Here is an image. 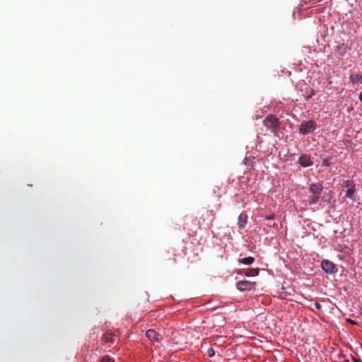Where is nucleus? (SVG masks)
<instances>
[{
	"mask_svg": "<svg viewBox=\"0 0 362 362\" xmlns=\"http://www.w3.org/2000/svg\"><path fill=\"white\" fill-rule=\"evenodd\" d=\"M259 274V269H251L248 272L245 274L247 276H257Z\"/></svg>",
	"mask_w": 362,
	"mask_h": 362,
	"instance_id": "nucleus-14",
	"label": "nucleus"
},
{
	"mask_svg": "<svg viewBox=\"0 0 362 362\" xmlns=\"http://www.w3.org/2000/svg\"><path fill=\"white\" fill-rule=\"evenodd\" d=\"M298 163L305 168V167H309L310 165H313V161L311 160L310 156H308V155H302L299 157L298 158Z\"/></svg>",
	"mask_w": 362,
	"mask_h": 362,
	"instance_id": "nucleus-8",
	"label": "nucleus"
},
{
	"mask_svg": "<svg viewBox=\"0 0 362 362\" xmlns=\"http://www.w3.org/2000/svg\"><path fill=\"white\" fill-rule=\"evenodd\" d=\"M353 360H354V362H362L360 359L356 358H353Z\"/></svg>",
	"mask_w": 362,
	"mask_h": 362,
	"instance_id": "nucleus-22",
	"label": "nucleus"
},
{
	"mask_svg": "<svg viewBox=\"0 0 362 362\" xmlns=\"http://www.w3.org/2000/svg\"><path fill=\"white\" fill-rule=\"evenodd\" d=\"M346 187H348V189L346 192V197L351 199V200H355L354 193H355V184L353 181L347 180L346 182Z\"/></svg>",
	"mask_w": 362,
	"mask_h": 362,
	"instance_id": "nucleus-5",
	"label": "nucleus"
},
{
	"mask_svg": "<svg viewBox=\"0 0 362 362\" xmlns=\"http://www.w3.org/2000/svg\"><path fill=\"white\" fill-rule=\"evenodd\" d=\"M267 219H273L274 218V216H267L266 217Z\"/></svg>",
	"mask_w": 362,
	"mask_h": 362,
	"instance_id": "nucleus-24",
	"label": "nucleus"
},
{
	"mask_svg": "<svg viewBox=\"0 0 362 362\" xmlns=\"http://www.w3.org/2000/svg\"><path fill=\"white\" fill-rule=\"evenodd\" d=\"M320 197V195L312 194V196H310L309 202H308L309 204L313 205V204H315L316 203H317V202L319 201Z\"/></svg>",
	"mask_w": 362,
	"mask_h": 362,
	"instance_id": "nucleus-13",
	"label": "nucleus"
},
{
	"mask_svg": "<svg viewBox=\"0 0 362 362\" xmlns=\"http://www.w3.org/2000/svg\"><path fill=\"white\" fill-rule=\"evenodd\" d=\"M263 122L265 127L272 132H276L279 127V119L273 115L267 116Z\"/></svg>",
	"mask_w": 362,
	"mask_h": 362,
	"instance_id": "nucleus-1",
	"label": "nucleus"
},
{
	"mask_svg": "<svg viewBox=\"0 0 362 362\" xmlns=\"http://www.w3.org/2000/svg\"><path fill=\"white\" fill-rule=\"evenodd\" d=\"M321 267L326 273L334 274L337 271L335 264L328 259L322 260Z\"/></svg>",
	"mask_w": 362,
	"mask_h": 362,
	"instance_id": "nucleus-3",
	"label": "nucleus"
},
{
	"mask_svg": "<svg viewBox=\"0 0 362 362\" xmlns=\"http://www.w3.org/2000/svg\"><path fill=\"white\" fill-rule=\"evenodd\" d=\"M175 254L173 255V257L172 258H169L170 260H172L173 263H175L176 262V259L175 257Z\"/></svg>",
	"mask_w": 362,
	"mask_h": 362,
	"instance_id": "nucleus-20",
	"label": "nucleus"
},
{
	"mask_svg": "<svg viewBox=\"0 0 362 362\" xmlns=\"http://www.w3.org/2000/svg\"><path fill=\"white\" fill-rule=\"evenodd\" d=\"M343 362H350L348 359H345L343 361Z\"/></svg>",
	"mask_w": 362,
	"mask_h": 362,
	"instance_id": "nucleus-25",
	"label": "nucleus"
},
{
	"mask_svg": "<svg viewBox=\"0 0 362 362\" xmlns=\"http://www.w3.org/2000/svg\"><path fill=\"white\" fill-rule=\"evenodd\" d=\"M349 80L353 84L362 83V76L359 74H351Z\"/></svg>",
	"mask_w": 362,
	"mask_h": 362,
	"instance_id": "nucleus-10",
	"label": "nucleus"
},
{
	"mask_svg": "<svg viewBox=\"0 0 362 362\" xmlns=\"http://www.w3.org/2000/svg\"><path fill=\"white\" fill-rule=\"evenodd\" d=\"M103 339L105 343H114V338L111 333L107 332L103 334Z\"/></svg>",
	"mask_w": 362,
	"mask_h": 362,
	"instance_id": "nucleus-11",
	"label": "nucleus"
},
{
	"mask_svg": "<svg viewBox=\"0 0 362 362\" xmlns=\"http://www.w3.org/2000/svg\"><path fill=\"white\" fill-rule=\"evenodd\" d=\"M324 187L321 183L315 182L312 183L309 187V191L312 194L321 195L323 191Z\"/></svg>",
	"mask_w": 362,
	"mask_h": 362,
	"instance_id": "nucleus-6",
	"label": "nucleus"
},
{
	"mask_svg": "<svg viewBox=\"0 0 362 362\" xmlns=\"http://www.w3.org/2000/svg\"><path fill=\"white\" fill-rule=\"evenodd\" d=\"M215 355V351L214 350L212 349V348H210L209 350H208V356L209 357H212Z\"/></svg>",
	"mask_w": 362,
	"mask_h": 362,
	"instance_id": "nucleus-17",
	"label": "nucleus"
},
{
	"mask_svg": "<svg viewBox=\"0 0 362 362\" xmlns=\"http://www.w3.org/2000/svg\"><path fill=\"white\" fill-rule=\"evenodd\" d=\"M314 306H315V308L317 310H321V308H322V306H321L320 303H318V302H315V303H314Z\"/></svg>",
	"mask_w": 362,
	"mask_h": 362,
	"instance_id": "nucleus-19",
	"label": "nucleus"
},
{
	"mask_svg": "<svg viewBox=\"0 0 362 362\" xmlns=\"http://www.w3.org/2000/svg\"><path fill=\"white\" fill-rule=\"evenodd\" d=\"M255 261L254 257H248L245 258H243L240 260V262L246 265H250L252 264Z\"/></svg>",
	"mask_w": 362,
	"mask_h": 362,
	"instance_id": "nucleus-12",
	"label": "nucleus"
},
{
	"mask_svg": "<svg viewBox=\"0 0 362 362\" xmlns=\"http://www.w3.org/2000/svg\"><path fill=\"white\" fill-rule=\"evenodd\" d=\"M361 314H362V308H361Z\"/></svg>",
	"mask_w": 362,
	"mask_h": 362,
	"instance_id": "nucleus-26",
	"label": "nucleus"
},
{
	"mask_svg": "<svg viewBox=\"0 0 362 362\" xmlns=\"http://www.w3.org/2000/svg\"><path fill=\"white\" fill-rule=\"evenodd\" d=\"M358 98L360 101L362 103V91L360 93Z\"/></svg>",
	"mask_w": 362,
	"mask_h": 362,
	"instance_id": "nucleus-23",
	"label": "nucleus"
},
{
	"mask_svg": "<svg viewBox=\"0 0 362 362\" xmlns=\"http://www.w3.org/2000/svg\"><path fill=\"white\" fill-rule=\"evenodd\" d=\"M316 128V123L313 120H309L302 123L299 127V132L302 134H308L313 132Z\"/></svg>",
	"mask_w": 362,
	"mask_h": 362,
	"instance_id": "nucleus-2",
	"label": "nucleus"
},
{
	"mask_svg": "<svg viewBox=\"0 0 362 362\" xmlns=\"http://www.w3.org/2000/svg\"><path fill=\"white\" fill-rule=\"evenodd\" d=\"M101 362H115V361L109 356H105L103 357Z\"/></svg>",
	"mask_w": 362,
	"mask_h": 362,
	"instance_id": "nucleus-16",
	"label": "nucleus"
},
{
	"mask_svg": "<svg viewBox=\"0 0 362 362\" xmlns=\"http://www.w3.org/2000/svg\"><path fill=\"white\" fill-rule=\"evenodd\" d=\"M347 321H348L350 324H351V325H356V322H354V320H350V319L347 320Z\"/></svg>",
	"mask_w": 362,
	"mask_h": 362,
	"instance_id": "nucleus-21",
	"label": "nucleus"
},
{
	"mask_svg": "<svg viewBox=\"0 0 362 362\" xmlns=\"http://www.w3.org/2000/svg\"><path fill=\"white\" fill-rule=\"evenodd\" d=\"M315 94V90L313 89H310L308 94L305 95V99L306 100H309Z\"/></svg>",
	"mask_w": 362,
	"mask_h": 362,
	"instance_id": "nucleus-15",
	"label": "nucleus"
},
{
	"mask_svg": "<svg viewBox=\"0 0 362 362\" xmlns=\"http://www.w3.org/2000/svg\"><path fill=\"white\" fill-rule=\"evenodd\" d=\"M247 221V215L245 213H241L238 216V225L240 228H243Z\"/></svg>",
	"mask_w": 362,
	"mask_h": 362,
	"instance_id": "nucleus-9",
	"label": "nucleus"
},
{
	"mask_svg": "<svg viewBox=\"0 0 362 362\" xmlns=\"http://www.w3.org/2000/svg\"><path fill=\"white\" fill-rule=\"evenodd\" d=\"M146 337L151 341L160 342L162 340V336L157 333L154 329H148L146 332Z\"/></svg>",
	"mask_w": 362,
	"mask_h": 362,
	"instance_id": "nucleus-7",
	"label": "nucleus"
},
{
	"mask_svg": "<svg viewBox=\"0 0 362 362\" xmlns=\"http://www.w3.org/2000/svg\"><path fill=\"white\" fill-rule=\"evenodd\" d=\"M330 164H329V159L328 158H325L322 161V165L323 166H325V167H327L329 166Z\"/></svg>",
	"mask_w": 362,
	"mask_h": 362,
	"instance_id": "nucleus-18",
	"label": "nucleus"
},
{
	"mask_svg": "<svg viewBox=\"0 0 362 362\" xmlns=\"http://www.w3.org/2000/svg\"><path fill=\"white\" fill-rule=\"evenodd\" d=\"M255 284L250 281H240L237 283V288L241 291H250L254 288Z\"/></svg>",
	"mask_w": 362,
	"mask_h": 362,
	"instance_id": "nucleus-4",
	"label": "nucleus"
}]
</instances>
